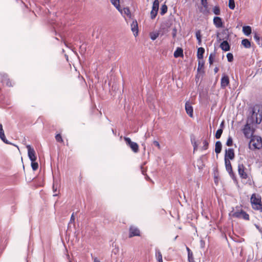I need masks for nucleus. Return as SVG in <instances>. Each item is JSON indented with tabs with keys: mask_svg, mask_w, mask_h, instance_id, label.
Wrapping results in <instances>:
<instances>
[{
	"mask_svg": "<svg viewBox=\"0 0 262 262\" xmlns=\"http://www.w3.org/2000/svg\"><path fill=\"white\" fill-rule=\"evenodd\" d=\"M262 121V105L255 104L249 108L247 122L260 124Z\"/></svg>",
	"mask_w": 262,
	"mask_h": 262,
	"instance_id": "f257e3e1",
	"label": "nucleus"
},
{
	"mask_svg": "<svg viewBox=\"0 0 262 262\" xmlns=\"http://www.w3.org/2000/svg\"><path fill=\"white\" fill-rule=\"evenodd\" d=\"M251 203L254 209L262 211V204L261 203V198L259 195L253 194L251 197Z\"/></svg>",
	"mask_w": 262,
	"mask_h": 262,
	"instance_id": "f03ea898",
	"label": "nucleus"
},
{
	"mask_svg": "<svg viewBox=\"0 0 262 262\" xmlns=\"http://www.w3.org/2000/svg\"><path fill=\"white\" fill-rule=\"evenodd\" d=\"M249 147L252 149H260L262 147V141L260 137H254L249 143Z\"/></svg>",
	"mask_w": 262,
	"mask_h": 262,
	"instance_id": "7ed1b4c3",
	"label": "nucleus"
},
{
	"mask_svg": "<svg viewBox=\"0 0 262 262\" xmlns=\"http://www.w3.org/2000/svg\"><path fill=\"white\" fill-rule=\"evenodd\" d=\"M231 215L235 218L242 219L245 220H249V214L243 210L232 212Z\"/></svg>",
	"mask_w": 262,
	"mask_h": 262,
	"instance_id": "20e7f679",
	"label": "nucleus"
},
{
	"mask_svg": "<svg viewBox=\"0 0 262 262\" xmlns=\"http://www.w3.org/2000/svg\"><path fill=\"white\" fill-rule=\"evenodd\" d=\"M124 140H125L127 145H128L135 153H137L139 151V146L136 142L132 141L131 139L128 137H124Z\"/></svg>",
	"mask_w": 262,
	"mask_h": 262,
	"instance_id": "39448f33",
	"label": "nucleus"
},
{
	"mask_svg": "<svg viewBox=\"0 0 262 262\" xmlns=\"http://www.w3.org/2000/svg\"><path fill=\"white\" fill-rule=\"evenodd\" d=\"M159 1L155 0L152 4V10L150 12V16L151 19H154L156 17L159 10Z\"/></svg>",
	"mask_w": 262,
	"mask_h": 262,
	"instance_id": "423d86ee",
	"label": "nucleus"
},
{
	"mask_svg": "<svg viewBox=\"0 0 262 262\" xmlns=\"http://www.w3.org/2000/svg\"><path fill=\"white\" fill-rule=\"evenodd\" d=\"M26 147L28 149V155L30 160L31 162L35 161L37 157L35 155V151L34 149L30 145H27Z\"/></svg>",
	"mask_w": 262,
	"mask_h": 262,
	"instance_id": "0eeeda50",
	"label": "nucleus"
},
{
	"mask_svg": "<svg viewBox=\"0 0 262 262\" xmlns=\"http://www.w3.org/2000/svg\"><path fill=\"white\" fill-rule=\"evenodd\" d=\"M0 81L3 84H6L8 86H12V85L8 78V75L4 73H0Z\"/></svg>",
	"mask_w": 262,
	"mask_h": 262,
	"instance_id": "6e6552de",
	"label": "nucleus"
},
{
	"mask_svg": "<svg viewBox=\"0 0 262 262\" xmlns=\"http://www.w3.org/2000/svg\"><path fill=\"white\" fill-rule=\"evenodd\" d=\"M243 132L247 138H250L252 135V131L250 125L247 123L243 129Z\"/></svg>",
	"mask_w": 262,
	"mask_h": 262,
	"instance_id": "1a4fd4ad",
	"label": "nucleus"
},
{
	"mask_svg": "<svg viewBox=\"0 0 262 262\" xmlns=\"http://www.w3.org/2000/svg\"><path fill=\"white\" fill-rule=\"evenodd\" d=\"M238 172L241 178L245 179L247 178L248 176L246 172L245 171V166L243 164H238Z\"/></svg>",
	"mask_w": 262,
	"mask_h": 262,
	"instance_id": "9d476101",
	"label": "nucleus"
},
{
	"mask_svg": "<svg viewBox=\"0 0 262 262\" xmlns=\"http://www.w3.org/2000/svg\"><path fill=\"white\" fill-rule=\"evenodd\" d=\"M185 107L187 114L190 117L192 118L193 116V107L189 101H187L185 103Z\"/></svg>",
	"mask_w": 262,
	"mask_h": 262,
	"instance_id": "9b49d317",
	"label": "nucleus"
},
{
	"mask_svg": "<svg viewBox=\"0 0 262 262\" xmlns=\"http://www.w3.org/2000/svg\"><path fill=\"white\" fill-rule=\"evenodd\" d=\"M234 158V150L232 148H228V149H226L225 154V160L229 159L232 160Z\"/></svg>",
	"mask_w": 262,
	"mask_h": 262,
	"instance_id": "f8f14e48",
	"label": "nucleus"
},
{
	"mask_svg": "<svg viewBox=\"0 0 262 262\" xmlns=\"http://www.w3.org/2000/svg\"><path fill=\"white\" fill-rule=\"evenodd\" d=\"M229 84V79L227 75H223L221 80V86L222 89L225 88Z\"/></svg>",
	"mask_w": 262,
	"mask_h": 262,
	"instance_id": "ddd939ff",
	"label": "nucleus"
},
{
	"mask_svg": "<svg viewBox=\"0 0 262 262\" xmlns=\"http://www.w3.org/2000/svg\"><path fill=\"white\" fill-rule=\"evenodd\" d=\"M140 233V230L137 228L135 227H130L129 228V236L132 237L135 236H139Z\"/></svg>",
	"mask_w": 262,
	"mask_h": 262,
	"instance_id": "4468645a",
	"label": "nucleus"
},
{
	"mask_svg": "<svg viewBox=\"0 0 262 262\" xmlns=\"http://www.w3.org/2000/svg\"><path fill=\"white\" fill-rule=\"evenodd\" d=\"M213 24L217 28H220L223 26V23L222 18L218 16H215L214 17Z\"/></svg>",
	"mask_w": 262,
	"mask_h": 262,
	"instance_id": "2eb2a0df",
	"label": "nucleus"
},
{
	"mask_svg": "<svg viewBox=\"0 0 262 262\" xmlns=\"http://www.w3.org/2000/svg\"><path fill=\"white\" fill-rule=\"evenodd\" d=\"M131 30L134 33L135 36L138 35V23L136 20H134L130 25Z\"/></svg>",
	"mask_w": 262,
	"mask_h": 262,
	"instance_id": "dca6fc26",
	"label": "nucleus"
},
{
	"mask_svg": "<svg viewBox=\"0 0 262 262\" xmlns=\"http://www.w3.org/2000/svg\"><path fill=\"white\" fill-rule=\"evenodd\" d=\"M225 164L226 170L228 172L230 175L233 174V171L232 169V166L231 164V162L229 159H225Z\"/></svg>",
	"mask_w": 262,
	"mask_h": 262,
	"instance_id": "f3484780",
	"label": "nucleus"
},
{
	"mask_svg": "<svg viewBox=\"0 0 262 262\" xmlns=\"http://www.w3.org/2000/svg\"><path fill=\"white\" fill-rule=\"evenodd\" d=\"M220 47L224 51H228L230 49V46L227 40H224L221 43Z\"/></svg>",
	"mask_w": 262,
	"mask_h": 262,
	"instance_id": "a211bd4d",
	"label": "nucleus"
},
{
	"mask_svg": "<svg viewBox=\"0 0 262 262\" xmlns=\"http://www.w3.org/2000/svg\"><path fill=\"white\" fill-rule=\"evenodd\" d=\"M0 138L4 143L6 144H9L8 140L6 138L4 130H3V125L2 124H0Z\"/></svg>",
	"mask_w": 262,
	"mask_h": 262,
	"instance_id": "6ab92c4d",
	"label": "nucleus"
},
{
	"mask_svg": "<svg viewBox=\"0 0 262 262\" xmlns=\"http://www.w3.org/2000/svg\"><path fill=\"white\" fill-rule=\"evenodd\" d=\"M111 3L116 7V8L122 14V10L120 8V0H110Z\"/></svg>",
	"mask_w": 262,
	"mask_h": 262,
	"instance_id": "aec40b11",
	"label": "nucleus"
},
{
	"mask_svg": "<svg viewBox=\"0 0 262 262\" xmlns=\"http://www.w3.org/2000/svg\"><path fill=\"white\" fill-rule=\"evenodd\" d=\"M173 56L175 58L183 56V51L182 48H178L174 51Z\"/></svg>",
	"mask_w": 262,
	"mask_h": 262,
	"instance_id": "412c9836",
	"label": "nucleus"
},
{
	"mask_svg": "<svg viewBox=\"0 0 262 262\" xmlns=\"http://www.w3.org/2000/svg\"><path fill=\"white\" fill-rule=\"evenodd\" d=\"M222 143L220 141H217L215 143V152L216 154H219L222 150Z\"/></svg>",
	"mask_w": 262,
	"mask_h": 262,
	"instance_id": "4be33fe9",
	"label": "nucleus"
},
{
	"mask_svg": "<svg viewBox=\"0 0 262 262\" xmlns=\"http://www.w3.org/2000/svg\"><path fill=\"white\" fill-rule=\"evenodd\" d=\"M205 52V49L202 47H200L198 49L197 57L199 59H203V54Z\"/></svg>",
	"mask_w": 262,
	"mask_h": 262,
	"instance_id": "5701e85b",
	"label": "nucleus"
},
{
	"mask_svg": "<svg viewBox=\"0 0 262 262\" xmlns=\"http://www.w3.org/2000/svg\"><path fill=\"white\" fill-rule=\"evenodd\" d=\"M220 35L222 36V37H223V39H227L229 36L228 30L227 29L223 30L221 34L217 35V37H219Z\"/></svg>",
	"mask_w": 262,
	"mask_h": 262,
	"instance_id": "b1692460",
	"label": "nucleus"
},
{
	"mask_svg": "<svg viewBox=\"0 0 262 262\" xmlns=\"http://www.w3.org/2000/svg\"><path fill=\"white\" fill-rule=\"evenodd\" d=\"M243 32L246 36L249 35L251 33V28L249 26H245L243 27Z\"/></svg>",
	"mask_w": 262,
	"mask_h": 262,
	"instance_id": "393cba45",
	"label": "nucleus"
},
{
	"mask_svg": "<svg viewBox=\"0 0 262 262\" xmlns=\"http://www.w3.org/2000/svg\"><path fill=\"white\" fill-rule=\"evenodd\" d=\"M156 257L158 262H163L162 255L159 249H156Z\"/></svg>",
	"mask_w": 262,
	"mask_h": 262,
	"instance_id": "a878e982",
	"label": "nucleus"
},
{
	"mask_svg": "<svg viewBox=\"0 0 262 262\" xmlns=\"http://www.w3.org/2000/svg\"><path fill=\"white\" fill-rule=\"evenodd\" d=\"M242 45L247 49H249L251 47V42L248 39H243Z\"/></svg>",
	"mask_w": 262,
	"mask_h": 262,
	"instance_id": "bb28decb",
	"label": "nucleus"
},
{
	"mask_svg": "<svg viewBox=\"0 0 262 262\" xmlns=\"http://www.w3.org/2000/svg\"><path fill=\"white\" fill-rule=\"evenodd\" d=\"M123 13L125 15H126L128 18H132V14L130 13L129 8H128V7L124 8L123 9V10L122 11V13Z\"/></svg>",
	"mask_w": 262,
	"mask_h": 262,
	"instance_id": "cd10ccee",
	"label": "nucleus"
},
{
	"mask_svg": "<svg viewBox=\"0 0 262 262\" xmlns=\"http://www.w3.org/2000/svg\"><path fill=\"white\" fill-rule=\"evenodd\" d=\"M195 36L198 41V45H201L202 42L201 31L198 30L195 32Z\"/></svg>",
	"mask_w": 262,
	"mask_h": 262,
	"instance_id": "c85d7f7f",
	"label": "nucleus"
},
{
	"mask_svg": "<svg viewBox=\"0 0 262 262\" xmlns=\"http://www.w3.org/2000/svg\"><path fill=\"white\" fill-rule=\"evenodd\" d=\"M204 66V62L203 60L199 61L198 67V69H197L198 72H201L202 70L203 72L204 73V71H203Z\"/></svg>",
	"mask_w": 262,
	"mask_h": 262,
	"instance_id": "c756f323",
	"label": "nucleus"
},
{
	"mask_svg": "<svg viewBox=\"0 0 262 262\" xmlns=\"http://www.w3.org/2000/svg\"><path fill=\"white\" fill-rule=\"evenodd\" d=\"M215 52L211 53L210 54V55L209 56V59H208L209 63L210 65H211L213 64V58L215 57Z\"/></svg>",
	"mask_w": 262,
	"mask_h": 262,
	"instance_id": "7c9ffc66",
	"label": "nucleus"
},
{
	"mask_svg": "<svg viewBox=\"0 0 262 262\" xmlns=\"http://www.w3.org/2000/svg\"><path fill=\"white\" fill-rule=\"evenodd\" d=\"M167 11V7L166 5H163L161 8L160 13L162 15H164Z\"/></svg>",
	"mask_w": 262,
	"mask_h": 262,
	"instance_id": "2f4dec72",
	"label": "nucleus"
},
{
	"mask_svg": "<svg viewBox=\"0 0 262 262\" xmlns=\"http://www.w3.org/2000/svg\"><path fill=\"white\" fill-rule=\"evenodd\" d=\"M159 33L158 32H152L150 34V38L152 40H155L159 36Z\"/></svg>",
	"mask_w": 262,
	"mask_h": 262,
	"instance_id": "473e14b6",
	"label": "nucleus"
},
{
	"mask_svg": "<svg viewBox=\"0 0 262 262\" xmlns=\"http://www.w3.org/2000/svg\"><path fill=\"white\" fill-rule=\"evenodd\" d=\"M223 133V129L221 128H219L217 130L215 134V138L216 139H220L221 137V135Z\"/></svg>",
	"mask_w": 262,
	"mask_h": 262,
	"instance_id": "72a5a7b5",
	"label": "nucleus"
},
{
	"mask_svg": "<svg viewBox=\"0 0 262 262\" xmlns=\"http://www.w3.org/2000/svg\"><path fill=\"white\" fill-rule=\"evenodd\" d=\"M203 146L202 147V149L203 150H207L208 148V145H209L208 142L207 140H204L203 141Z\"/></svg>",
	"mask_w": 262,
	"mask_h": 262,
	"instance_id": "f704fd0d",
	"label": "nucleus"
},
{
	"mask_svg": "<svg viewBox=\"0 0 262 262\" xmlns=\"http://www.w3.org/2000/svg\"><path fill=\"white\" fill-rule=\"evenodd\" d=\"M226 145L228 146H232L233 145V140H232V138L231 136H229L228 139H227V142H226Z\"/></svg>",
	"mask_w": 262,
	"mask_h": 262,
	"instance_id": "c9c22d12",
	"label": "nucleus"
},
{
	"mask_svg": "<svg viewBox=\"0 0 262 262\" xmlns=\"http://www.w3.org/2000/svg\"><path fill=\"white\" fill-rule=\"evenodd\" d=\"M31 167L34 171L36 170L38 168V164L35 161L31 162Z\"/></svg>",
	"mask_w": 262,
	"mask_h": 262,
	"instance_id": "e433bc0d",
	"label": "nucleus"
},
{
	"mask_svg": "<svg viewBox=\"0 0 262 262\" xmlns=\"http://www.w3.org/2000/svg\"><path fill=\"white\" fill-rule=\"evenodd\" d=\"M229 8L231 10H233L235 8L234 0H229Z\"/></svg>",
	"mask_w": 262,
	"mask_h": 262,
	"instance_id": "4c0bfd02",
	"label": "nucleus"
},
{
	"mask_svg": "<svg viewBox=\"0 0 262 262\" xmlns=\"http://www.w3.org/2000/svg\"><path fill=\"white\" fill-rule=\"evenodd\" d=\"M213 12L215 14V15H219L220 14V8L217 6H215L213 8Z\"/></svg>",
	"mask_w": 262,
	"mask_h": 262,
	"instance_id": "58836bf2",
	"label": "nucleus"
},
{
	"mask_svg": "<svg viewBox=\"0 0 262 262\" xmlns=\"http://www.w3.org/2000/svg\"><path fill=\"white\" fill-rule=\"evenodd\" d=\"M227 58L228 61L229 62H231V61H232V60L233 59V56L232 53H228L227 54Z\"/></svg>",
	"mask_w": 262,
	"mask_h": 262,
	"instance_id": "ea45409f",
	"label": "nucleus"
},
{
	"mask_svg": "<svg viewBox=\"0 0 262 262\" xmlns=\"http://www.w3.org/2000/svg\"><path fill=\"white\" fill-rule=\"evenodd\" d=\"M55 139H56V140L57 142H63V140H62V137H61V135L59 134H57L56 135Z\"/></svg>",
	"mask_w": 262,
	"mask_h": 262,
	"instance_id": "a19ab883",
	"label": "nucleus"
},
{
	"mask_svg": "<svg viewBox=\"0 0 262 262\" xmlns=\"http://www.w3.org/2000/svg\"><path fill=\"white\" fill-rule=\"evenodd\" d=\"M253 38L254 39V40L257 42H258V43H259V41L260 40V37L259 36L256 34L255 33L253 36Z\"/></svg>",
	"mask_w": 262,
	"mask_h": 262,
	"instance_id": "79ce46f5",
	"label": "nucleus"
},
{
	"mask_svg": "<svg viewBox=\"0 0 262 262\" xmlns=\"http://www.w3.org/2000/svg\"><path fill=\"white\" fill-rule=\"evenodd\" d=\"M192 144L193 147V151L194 152L195 150H197L198 144H196V142L195 141H194L193 142L192 141Z\"/></svg>",
	"mask_w": 262,
	"mask_h": 262,
	"instance_id": "37998d69",
	"label": "nucleus"
},
{
	"mask_svg": "<svg viewBox=\"0 0 262 262\" xmlns=\"http://www.w3.org/2000/svg\"><path fill=\"white\" fill-rule=\"evenodd\" d=\"M188 258L189 262H195L193 257V254H191V255H188Z\"/></svg>",
	"mask_w": 262,
	"mask_h": 262,
	"instance_id": "c03bdc74",
	"label": "nucleus"
},
{
	"mask_svg": "<svg viewBox=\"0 0 262 262\" xmlns=\"http://www.w3.org/2000/svg\"><path fill=\"white\" fill-rule=\"evenodd\" d=\"M201 4L204 7H207V0H201Z\"/></svg>",
	"mask_w": 262,
	"mask_h": 262,
	"instance_id": "a18cd8bd",
	"label": "nucleus"
},
{
	"mask_svg": "<svg viewBox=\"0 0 262 262\" xmlns=\"http://www.w3.org/2000/svg\"><path fill=\"white\" fill-rule=\"evenodd\" d=\"M153 143L155 146H157L158 147V148H159V149L160 148V145L159 142H158L157 141H154L153 142Z\"/></svg>",
	"mask_w": 262,
	"mask_h": 262,
	"instance_id": "49530a36",
	"label": "nucleus"
},
{
	"mask_svg": "<svg viewBox=\"0 0 262 262\" xmlns=\"http://www.w3.org/2000/svg\"><path fill=\"white\" fill-rule=\"evenodd\" d=\"M177 34V29L174 28L172 30V37H175Z\"/></svg>",
	"mask_w": 262,
	"mask_h": 262,
	"instance_id": "de8ad7c7",
	"label": "nucleus"
},
{
	"mask_svg": "<svg viewBox=\"0 0 262 262\" xmlns=\"http://www.w3.org/2000/svg\"><path fill=\"white\" fill-rule=\"evenodd\" d=\"M186 250L188 252V255H191V254H192V252L191 251L190 249L188 247H186Z\"/></svg>",
	"mask_w": 262,
	"mask_h": 262,
	"instance_id": "09e8293b",
	"label": "nucleus"
},
{
	"mask_svg": "<svg viewBox=\"0 0 262 262\" xmlns=\"http://www.w3.org/2000/svg\"><path fill=\"white\" fill-rule=\"evenodd\" d=\"M74 220H75V217L74 216V213H73L71 217L70 223H72V222H74Z\"/></svg>",
	"mask_w": 262,
	"mask_h": 262,
	"instance_id": "8fccbe9b",
	"label": "nucleus"
},
{
	"mask_svg": "<svg viewBox=\"0 0 262 262\" xmlns=\"http://www.w3.org/2000/svg\"><path fill=\"white\" fill-rule=\"evenodd\" d=\"M205 245V242L203 240L201 241V246L202 248H203Z\"/></svg>",
	"mask_w": 262,
	"mask_h": 262,
	"instance_id": "3c124183",
	"label": "nucleus"
},
{
	"mask_svg": "<svg viewBox=\"0 0 262 262\" xmlns=\"http://www.w3.org/2000/svg\"><path fill=\"white\" fill-rule=\"evenodd\" d=\"M219 71V68L217 67H215L214 69V72L215 73H217Z\"/></svg>",
	"mask_w": 262,
	"mask_h": 262,
	"instance_id": "603ef678",
	"label": "nucleus"
},
{
	"mask_svg": "<svg viewBox=\"0 0 262 262\" xmlns=\"http://www.w3.org/2000/svg\"><path fill=\"white\" fill-rule=\"evenodd\" d=\"M256 228L260 232H261V228H259V227L257 225H256Z\"/></svg>",
	"mask_w": 262,
	"mask_h": 262,
	"instance_id": "864d4df0",
	"label": "nucleus"
},
{
	"mask_svg": "<svg viewBox=\"0 0 262 262\" xmlns=\"http://www.w3.org/2000/svg\"><path fill=\"white\" fill-rule=\"evenodd\" d=\"M94 262H100V261L97 258H95L94 259Z\"/></svg>",
	"mask_w": 262,
	"mask_h": 262,
	"instance_id": "5fc2aeb1",
	"label": "nucleus"
},
{
	"mask_svg": "<svg viewBox=\"0 0 262 262\" xmlns=\"http://www.w3.org/2000/svg\"><path fill=\"white\" fill-rule=\"evenodd\" d=\"M53 191H55L56 190V189H55L54 188V185H53Z\"/></svg>",
	"mask_w": 262,
	"mask_h": 262,
	"instance_id": "6e6d98bb",
	"label": "nucleus"
},
{
	"mask_svg": "<svg viewBox=\"0 0 262 262\" xmlns=\"http://www.w3.org/2000/svg\"><path fill=\"white\" fill-rule=\"evenodd\" d=\"M53 195H54V196H56V195H57V194H54Z\"/></svg>",
	"mask_w": 262,
	"mask_h": 262,
	"instance_id": "4d7b16f0",
	"label": "nucleus"
},
{
	"mask_svg": "<svg viewBox=\"0 0 262 262\" xmlns=\"http://www.w3.org/2000/svg\"><path fill=\"white\" fill-rule=\"evenodd\" d=\"M70 262H72V261H70Z\"/></svg>",
	"mask_w": 262,
	"mask_h": 262,
	"instance_id": "13d9d810",
	"label": "nucleus"
}]
</instances>
